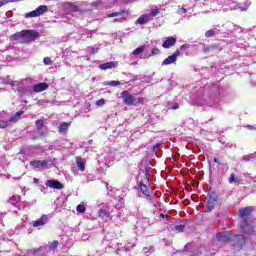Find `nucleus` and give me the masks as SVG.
<instances>
[{"mask_svg":"<svg viewBox=\"0 0 256 256\" xmlns=\"http://www.w3.org/2000/svg\"><path fill=\"white\" fill-rule=\"evenodd\" d=\"M39 37V32L36 30H22L11 36L12 41L23 44V43H33Z\"/></svg>","mask_w":256,"mask_h":256,"instance_id":"obj_1","label":"nucleus"},{"mask_svg":"<svg viewBox=\"0 0 256 256\" xmlns=\"http://www.w3.org/2000/svg\"><path fill=\"white\" fill-rule=\"evenodd\" d=\"M219 203V194L215 191H210L208 193V202L206 204L205 213H211L217 207Z\"/></svg>","mask_w":256,"mask_h":256,"instance_id":"obj_2","label":"nucleus"},{"mask_svg":"<svg viewBox=\"0 0 256 256\" xmlns=\"http://www.w3.org/2000/svg\"><path fill=\"white\" fill-rule=\"evenodd\" d=\"M47 11H49V7L47 5H40L35 10L26 13L25 18L31 19L33 17H41V15H45Z\"/></svg>","mask_w":256,"mask_h":256,"instance_id":"obj_3","label":"nucleus"},{"mask_svg":"<svg viewBox=\"0 0 256 256\" xmlns=\"http://www.w3.org/2000/svg\"><path fill=\"white\" fill-rule=\"evenodd\" d=\"M240 227H241L242 233L247 237H251L255 235V227L252 224H250L247 221V219L243 220V224Z\"/></svg>","mask_w":256,"mask_h":256,"instance_id":"obj_4","label":"nucleus"},{"mask_svg":"<svg viewBox=\"0 0 256 256\" xmlns=\"http://www.w3.org/2000/svg\"><path fill=\"white\" fill-rule=\"evenodd\" d=\"M120 95L124 105H129V106L135 105V96L129 93V91L124 90L121 92Z\"/></svg>","mask_w":256,"mask_h":256,"instance_id":"obj_5","label":"nucleus"},{"mask_svg":"<svg viewBox=\"0 0 256 256\" xmlns=\"http://www.w3.org/2000/svg\"><path fill=\"white\" fill-rule=\"evenodd\" d=\"M247 243V238L244 235H233L232 236V246L243 248V245Z\"/></svg>","mask_w":256,"mask_h":256,"instance_id":"obj_6","label":"nucleus"},{"mask_svg":"<svg viewBox=\"0 0 256 256\" xmlns=\"http://www.w3.org/2000/svg\"><path fill=\"white\" fill-rule=\"evenodd\" d=\"M181 55V50L176 49L175 52L163 60L162 65H171L177 61V57Z\"/></svg>","mask_w":256,"mask_h":256,"instance_id":"obj_7","label":"nucleus"},{"mask_svg":"<svg viewBox=\"0 0 256 256\" xmlns=\"http://www.w3.org/2000/svg\"><path fill=\"white\" fill-rule=\"evenodd\" d=\"M45 185H46V187H50V189H64V187H65L63 185V183H61L58 180H53V179L46 180Z\"/></svg>","mask_w":256,"mask_h":256,"instance_id":"obj_8","label":"nucleus"},{"mask_svg":"<svg viewBox=\"0 0 256 256\" xmlns=\"http://www.w3.org/2000/svg\"><path fill=\"white\" fill-rule=\"evenodd\" d=\"M107 17H121L123 21L129 17V10H120L118 12H113L107 15Z\"/></svg>","mask_w":256,"mask_h":256,"instance_id":"obj_9","label":"nucleus"},{"mask_svg":"<svg viewBox=\"0 0 256 256\" xmlns=\"http://www.w3.org/2000/svg\"><path fill=\"white\" fill-rule=\"evenodd\" d=\"M252 212H253V207H251V206L239 209L238 217H241V219H245V217H249Z\"/></svg>","mask_w":256,"mask_h":256,"instance_id":"obj_10","label":"nucleus"},{"mask_svg":"<svg viewBox=\"0 0 256 256\" xmlns=\"http://www.w3.org/2000/svg\"><path fill=\"white\" fill-rule=\"evenodd\" d=\"M30 165L31 167H34L35 169H41V167L43 168H47V166L49 165V162L47 160H34V161H30Z\"/></svg>","mask_w":256,"mask_h":256,"instance_id":"obj_11","label":"nucleus"},{"mask_svg":"<svg viewBox=\"0 0 256 256\" xmlns=\"http://www.w3.org/2000/svg\"><path fill=\"white\" fill-rule=\"evenodd\" d=\"M177 43V38L175 37H167L166 40L163 42L162 47L163 49H169Z\"/></svg>","mask_w":256,"mask_h":256,"instance_id":"obj_12","label":"nucleus"},{"mask_svg":"<svg viewBox=\"0 0 256 256\" xmlns=\"http://www.w3.org/2000/svg\"><path fill=\"white\" fill-rule=\"evenodd\" d=\"M47 89H49V84L45 82H41L33 86L34 93H41L42 91H47Z\"/></svg>","mask_w":256,"mask_h":256,"instance_id":"obj_13","label":"nucleus"},{"mask_svg":"<svg viewBox=\"0 0 256 256\" xmlns=\"http://www.w3.org/2000/svg\"><path fill=\"white\" fill-rule=\"evenodd\" d=\"M138 187L143 195L147 197V199H151V192L149 191V187L143 183V181L138 182Z\"/></svg>","mask_w":256,"mask_h":256,"instance_id":"obj_14","label":"nucleus"},{"mask_svg":"<svg viewBox=\"0 0 256 256\" xmlns=\"http://www.w3.org/2000/svg\"><path fill=\"white\" fill-rule=\"evenodd\" d=\"M49 221V217L45 214L40 219L33 222V227H43Z\"/></svg>","mask_w":256,"mask_h":256,"instance_id":"obj_15","label":"nucleus"},{"mask_svg":"<svg viewBox=\"0 0 256 256\" xmlns=\"http://www.w3.org/2000/svg\"><path fill=\"white\" fill-rule=\"evenodd\" d=\"M45 246H40L37 249H31L29 250L28 254L32 255V256H45Z\"/></svg>","mask_w":256,"mask_h":256,"instance_id":"obj_16","label":"nucleus"},{"mask_svg":"<svg viewBox=\"0 0 256 256\" xmlns=\"http://www.w3.org/2000/svg\"><path fill=\"white\" fill-rule=\"evenodd\" d=\"M218 241H220V243H231V245H233V235L228 234L218 236Z\"/></svg>","mask_w":256,"mask_h":256,"instance_id":"obj_17","label":"nucleus"},{"mask_svg":"<svg viewBox=\"0 0 256 256\" xmlns=\"http://www.w3.org/2000/svg\"><path fill=\"white\" fill-rule=\"evenodd\" d=\"M117 67V62H106L99 66L102 71H107V69H115Z\"/></svg>","mask_w":256,"mask_h":256,"instance_id":"obj_18","label":"nucleus"},{"mask_svg":"<svg viewBox=\"0 0 256 256\" xmlns=\"http://www.w3.org/2000/svg\"><path fill=\"white\" fill-rule=\"evenodd\" d=\"M75 161L78 169H80L82 172L85 171V161H83V158L81 156H77Z\"/></svg>","mask_w":256,"mask_h":256,"instance_id":"obj_19","label":"nucleus"},{"mask_svg":"<svg viewBox=\"0 0 256 256\" xmlns=\"http://www.w3.org/2000/svg\"><path fill=\"white\" fill-rule=\"evenodd\" d=\"M149 18H150V15L144 14V15L140 16V17L137 19L136 23H137L138 25H145V23H148V22H149Z\"/></svg>","mask_w":256,"mask_h":256,"instance_id":"obj_20","label":"nucleus"},{"mask_svg":"<svg viewBox=\"0 0 256 256\" xmlns=\"http://www.w3.org/2000/svg\"><path fill=\"white\" fill-rule=\"evenodd\" d=\"M59 133H67L69 131V123L63 122L60 127H58Z\"/></svg>","mask_w":256,"mask_h":256,"instance_id":"obj_21","label":"nucleus"},{"mask_svg":"<svg viewBox=\"0 0 256 256\" xmlns=\"http://www.w3.org/2000/svg\"><path fill=\"white\" fill-rule=\"evenodd\" d=\"M35 125L37 127V130L41 131V129H43V127H45V120L43 118L36 120Z\"/></svg>","mask_w":256,"mask_h":256,"instance_id":"obj_22","label":"nucleus"},{"mask_svg":"<svg viewBox=\"0 0 256 256\" xmlns=\"http://www.w3.org/2000/svg\"><path fill=\"white\" fill-rule=\"evenodd\" d=\"M99 217H101V219H106V217H109V210L100 209Z\"/></svg>","mask_w":256,"mask_h":256,"instance_id":"obj_23","label":"nucleus"},{"mask_svg":"<svg viewBox=\"0 0 256 256\" xmlns=\"http://www.w3.org/2000/svg\"><path fill=\"white\" fill-rule=\"evenodd\" d=\"M76 211L77 213H85V211H87V208L85 207L84 203H81L76 207Z\"/></svg>","mask_w":256,"mask_h":256,"instance_id":"obj_24","label":"nucleus"},{"mask_svg":"<svg viewBox=\"0 0 256 256\" xmlns=\"http://www.w3.org/2000/svg\"><path fill=\"white\" fill-rule=\"evenodd\" d=\"M228 181L230 184L239 183V177L235 176V174L232 173Z\"/></svg>","mask_w":256,"mask_h":256,"instance_id":"obj_25","label":"nucleus"},{"mask_svg":"<svg viewBox=\"0 0 256 256\" xmlns=\"http://www.w3.org/2000/svg\"><path fill=\"white\" fill-rule=\"evenodd\" d=\"M58 247H59V242H58L57 240H54V241L50 244L49 249H50L51 251H56Z\"/></svg>","mask_w":256,"mask_h":256,"instance_id":"obj_26","label":"nucleus"},{"mask_svg":"<svg viewBox=\"0 0 256 256\" xmlns=\"http://www.w3.org/2000/svg\"><path fill=\"white\" fill-rule=\"evenodd\" d=\"M143 51H145V47L140 46L133 51V55H141V53H143Z\"/></svg>","mask_w":256,"mask_h":256,"instance_id":"obj_27","label":"nucleus"},{"mask_svg":"<svg viewBox=\"0 0 256 256\" xmlns=\"http://www.w3.org/2000/svg\"><path fill=\"white\" fill-rule=\"evenodd\" d=\"M106 85L108 87H117L118 85H121V82L113 80V81L107 82Z\"/></svg>","mask_w":256,"mask_h":256,"instance_id":"obj_28","label":"nucleus"},{"mask_svg":"<svg viewBox=\"0 0 256 256\" xmlns=\"http://www.w3.org/2000/svg\"><path fill=\"white\" fill-rule=\"evenodd\" d=\"M175 231H177L178 233H183V231H185V225L180 224V225H176L174 227Z\"/></svg>","mask_w":256,"mask_h":256,"instance_id":"obj_29","label":"nucleus"},{"mask_svg":"<svg viewBox=\"0 0 256 256\" xmlns=\"http://www.w3.org/2000/svg\"><path fill=\"white\" fill-rule=\"evenodd\" d=\"M9 127V121L0 120V129H7Z\"/></svg>","mask_w":256,"mask_h":256,"instance_id":"obj_30","label":"nucleus"},{"mask_svg":"<svg viewBox=\"0 0 256 256\" xmlns=\"http://www.w3.org/2000/svg\"><path fill=\"white\" fill-rule=\"evenodd\" d=\"M250 5H251V3L245 2L244 7L240 6V7H238V9H239V11H247L249 9Z\"/></svg>","mask_w":256,"mask_h":256,"instance_id":"obj_31","label":"nucleus"},{"mask_svg":"<svg viewBox=\"0 0 256 256\" xmlns=\"http://www.w3.org/2000/svg\"><path fill=\"white\" fill-rule=\"evenodd\" d=\"M205 37H215V30L206 31Z\"/></svg>","mask_w":256,"mask_h":256,"instance_id":"obj_32","label":"nucleus"},{"mask_svg":"<svg viewBox=\"0 0 256 256\" xmlns=\"http://www.w3.org/2000/svg\"><path fill=\"white\" fill-rule=\"evenodd\" d=\"M148 15H150V17H157V15H159V9L156 8L152 10Z\"/></svg>","mask_w":256,"mask_h":256,"instance_id":"obj_33","label":"nucleus"},{"mask_svg":"<svg viewBox=\"0 0 256 256\" xmlns=\"http://www.w3.org/2000/svg\"><path fill=\"white\" fill-rule=\"evenodd\" d=\"M159 53H161V50H159V48H153L151 51L150 56L152 55H159Z\"/></svg>","mask_w":256,"mask_h":256,"instance_id":"obj_34","label":"nucleus"},{"mask_svg":"<svg viewBox=\"0 0 256 256\" xmlns=\"http://www.w3.org/2000/svg\"><path fill=\"white\" fill-rule=\"evenodd\" d=\"M43 62H44V65H51V63H53V61L49 57H45L43 59Z\"/></svg>","mask_w":256,"mask_h":256,"instance_id":"obj_35","label":"nucleus"},{"mask_svg":"<svg viewBox=\"0 0 256 256\" xmlns=\"http://www.w3.org/2000/svg\"><path fill=\"white\" fill-rule=\"evenodd\" d=\"M97 107H103L105 105V99H100L96 101Z\"/></svg>","mask_w":256,"mask_h":256,"instance_id":"obj_36","label":"nucleus"},{"mask_svg":"<svg viewBox=\"0 0 256 256\" xmlns=\"http://www.w3.org/2000/svg\"><path fill=\"white\" fill-rule=\"evenodd\" d=\"M149 177H151V174L149 173V171H145V183H149Z\"/></svg>","mask_w":256,"mask_h":256,"instance_id":"obj_37","label":"nucleus"},{"mask_svg":"<svg viewBox=\"0 0 256 256\" xmlns=\"http://www.w3.org/2000/svg\"><path fill=\"white\" fill-rule=\"evenodd\" d=\"M171 109H173L174 111H175L176 109H179V103L174 102V103L172 104Z\"/></svg>","mask_w":256,"mask_h":256,"instance_id":"obj_38","label":"nucleus"},{"mask_svg":"<svg viewBox=\"0 0 256 256\" xmlns=\"http://www.w3.org/2000/svg\"><path fill=\"white\" fill-rule=\"evenodd\" d=\"M23 113H24L23 110H20V111L16 112L14 116H15L17 119H19V117H21V115H23Z\"/></svg>","mask_w":256,"mask_h":256,"instance_id":"obj_39","label":"nucleus"},{"mask_svg":"<svg viewBox=\"0 0 256 256\" xmlns=\"http://www.w3.org/2000/svg\"><path fill=\"white\" fill-rule=\"evenodd\" d=\"M66 5H67L68 7H72L73 9H76V10L79 9L78 6H73V3H72V2H67Z\"/></svg>","mask_w":256,"mask_h":256,"instance_id":"obj_40","label":"nucleus"},{"mask_svg":"<svg viewBox=\"0 0 256 256\" xmlns=\"http://www.w3.org/2000/svg\"><path fill=\"white\" fill-rule=\"evenodd\" d=\"M138 103H140V105H143V103H145V98L144 97H139L138 98Z\"/></svg>","mask_w":256,"mask_h":256,"instance_id":"obj_41","label":"nucleus"},{"mask_svg":"<svg viewBox=\"0 0 256 256\" xmlns=\"http://www.w3.org/2000/svg\"><path fill=\"white\" fill-rule=\"evenodd\" d=\"M17 117L13 116L9 119L10 123H17Z\"/></svg>","mask_w":256,"mask_h":256,"instance_id":"obj_42","label":"nucleus"},{"mask_svg":"<svg viewBox=\"0 0 256 256\" xmlns=\"http://www.w3.org/2000/svg\"><path fill=\"white\" fill-rule=\"evenodd\" d=\"M7 0H0V7H3V5H7Z\"/></svg>","mask_w":256,"mask_h":256,"instance_id":"obj_43","label":"nucleus"},{"mask_svg":"<svg viewBox=\"0 0 256 256\" xmlns=\"http://www.w3.org/2000/svg\"><path fill=\"white\" fill-rule=\"evenodd\" d=\"M151 249H153V248L144 247V248H143V251H144L145 253H151Z\"/></svg>","mask_w":256,"mask_h":256,"instance_id":"obj_44","label":"nucleus"},{"mask_svg":"<svg viewBox=\"0 0 256 256\" xmlns=\"http://www.w3.org/2000/svg\"><path fill=\"white\" fill-rule=\"evenodd\" d=\"M157 150H159V144H155V145L153 146V151H157Z\"/></svg>","mask_w":256,"mask_h":256,"instance_id":"obj_45","label":"nucleus"},{"mask_svg":"<svg viewBox=\"0 0 256 256\" xmlns=\"http://www.w3.org/2000/svg\"><path fill=\"white\" fill-rule=\"evenodd\" d=\"M214 163H218V165H221V162H219L218 158H214Z\"/></svg>","mask_w":256,"mask_h":256,"instance_id":"obj_46","label":"nucleus"},{"mask_svg":"<svg viewBox=\"0 0 256 256\" xmlns=\"http://www.w3.org/2000/svg\"><path fill=\"white\" fill-rule=\"evenodd\" d=\"M160 217H162V218L166 217V219H169V215H167V214L166 215L165 214H161Z\"/></svg>","mask_w":256,"mask_h":256,"instance_id":"obj_47","label":"nucleus"},{"mask_svg":"<svg viewBox=\"0 0 256 256\" xmlns=\"http://www.w3.org/2000/svg\"><path fill=\"white\" fill-rule=\"evenodd\" d=\"M209 51H211V48H205L204 49V53H209Z\"/></svg>","mask_w":256,"mask_h":256,"instance_id":"obj_48","label":"nucleus"},{"mask_svg":"<svg viewBox=\"0 0 256 256\" xmlns=\"http://www.w3.org/2000/svg\"><path fill=\"white\" fill-rule=\"evenodd\" d=\"M40 136H41V137L47 136V132H42V133L40 134Z\"/></svg>","mask_w":256,"mask_h":256,"instance_id":"obj_49","label":"nucleus"},{"mask_svg":"<svg viewBox=\"0 0 256 256\" xmlns=\"http://www.w3.org/2000/svg\"><path fill=\"white\" fill-rule=\"evenodd\" d=\"M8 3H15V1H21V0H7Z\"/></svg>","mask_w":256,"mask_h":256,"instance_id":"obj_50","label":"nucleus"},{"mask_svg":"<svg viewBox=\"0 0 256 256\" xmlns=\"http://www.w3.org/2000/svg\"><path fill=\"white\" fill-rule=\"evenodd\" d=\"M181 11H182L183 13H187V9H185V8H181Z\"/></svg>","mask_w":256,"mask_h":256,"instance_id":"obj_51","label":"nucleus"},{"mask_svg":"<svg viewBox=\"0 0 256 256\" xmlns=\"http://www.w3.org/2000/svg\"><path fill=\"white\" fill-rule=\"evenodd\" d=\"M117 21H119V18H115L114 19V22L117 23Z\"/></svg>","mask_w":256,"mask_h":256,"instance_id":"obj_52","label":"nucleus"}]
</instances>
